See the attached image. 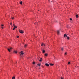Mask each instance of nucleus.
I'll return each mask as SVG.
<instances>
[{
	"label": "nucleus",
	"instance_id": "f257e3e1",
	"mask_svg": "<svg viewBox=\"0 0 79 79\" xmlns=\"http://www.w3.org/2000/svg\"><path fill=\"white\" fill-rule=\"evenodd\" d=\"M12 48L11 47H9L8 48H7V50H8L9 52H11V50L12 49Z\"/></svg>",
	"mask_w": 79,
	"mask_h": 79
},
{
	"label": "nucleus",
	"instance_id": "f03ea898",
	"mask_svg": "<svg viewBox=\"0 0 79 79\" xmlns=\"http://www.w3.org/2000/svg\"><path fill=\"white\" fill-rule=\"evenodd\" d=\"M19 32L20 33H21V34H23L24 33V31L23 30H19Z\"/></svg>",
	"mask_w": 79,
	"mask_h": 79
},
{
	"label": "nucleus",
	"instance_id": "7ed1b4c3",
	"mask_svg": "<svg viewBox=\"0 0 79 79\" xmlns=\"http://www.w3.org/2000/svg\"><path fill=\"white\" fill-rule=\"evenodd\" d=\"M57 33L58 34V35H59L60 34V31L59 30H57Z\"/></svg>",
	"mask_w": 79,
	"mask_h": 79
},
{
	"label": "nucleus",
	"instance_id": "20e7f679",
	"mask_svg": "<svg viewBox=\"0 0 79 79\" xmlns=\"http://www.w3.org/2000/svg\"><path fill=\"white\" fill-rule=\"evenodd\" d=\"M27 44H25L24 45V48H26V47H27Z\"/></svg>",
	"mask_w": 79,
	"mask_h": 79
},
{
	"label": "nucleus",
	"instance_id": "39448f33",
	"mask_svg": "<svg viewBox=\"0 0 79 79\" xmlns=\"http://www.w3.org/2000/svg\"><path fill=\"white\" fill-rule=\"evenodd\" d=\"M45 66H49V64L46 63L45 64Z\"/></svg>",
	"mask_w": 79,
	"mask_h": 79
},
{
	"label": "nucleus",
	"instance_id": "423d86ee",
	"mask_svg": "<svg viewBox=\"0 0 79 79\" xmlns=\"http://www.w3.org/2000/svg\"><path fill=\"white\" fill-rule=\"evenodd\" d=\"M42 53H44L45 52V51L43 49V50H42Z\"/></svg>",
	"mask_w": 79,
	"mask_h": 79
},
{
	"label": "nucleus",
	"instance_id": "0eeeda50",
	"mask_svg": "<svg viewBox=\"0 0 79 79\" xmlns=\"http://www.w3.org/2000/svg\"><path fill=\"white\" fill-rule=\"evenodd\" d=\"M14 28H13V30H15L16 28H17V27L16 26L14 27Z\"/></svg>",
	"mask_w": 79,
	"mask_h": 79
},
{
	"label": "nucleus",
	"instance_id": "6e6552de",
	"mask_svg": "<svg viewBox=\"0 0 79 79\" xmlns=\"http://www.w3.org/2000/svg\"><path fill=\"white\" fill-rule=\"evenodd\" d=\"M20 53H21V55H23L24 54V53H23V51H21L20 52Z\"/></svg>",
	"mask_w": 79,
	"mask_h": 79
},
{
	"label": "nucleus",
	"instance_id": "1a4fd4ad",
	"mask_svg": "<svg viewBox=\"0 0 79 79\" xmlns=\"http://www.w3.org/2000/svg\"><path fill=\"white\" fill-rule=\"evenodd\" d=\"M37 65L38 66H39V67L41 65V64H37Z\"/></svg>",
	"mask_w": 79,
	"mask_h": 79
},
{
	"label": "nucleus",
	"instance_id": "9d476101",
	"mask_svg": "<svg viewBox=\"0 0 79 79\" xmlns=\"http://www.w3.org/2000/svg\"><path fill=\"white\" fill-rule=\"evenodd\" d=\"M76 18H78V17H79V16H78V15H76Z\"/></svg>",
	"mask_w": 79,
	"mask_h": 79
},
{
	"label": "nucleus",
	"instance_id": "9b49d317",
	"mask_svg": "<svg viewBox=\"0 0 79 79\" xmlns=\"http://www.w3.org/2000/svg\"><path fill=\"white\" fill-rule=\"evenodd\" d=\"M41 46H42L43 45H44V46H45V44H44V43H42L41 45Z\"/></svg>",
	"mask_w": 79,
	"mask_h": 79
},
{
	"label": "nucleus",
	"instance_id": "f8f14e48",
	"mask_svg": "<svg viewBox=\"0 0 79 79\" xmlns=\"http://www.w3.org/2000/svg\"><path fill=\"white\" fill-rule=\"evenodd\" d=\"M40 59V60H39V61L41 62L42 61V58H39Z\"/></svg>",
	"mask_w": 79,
	"mask_h": 79
},
{
	"label": "nucleus",
	"instance_id": "ddd939ff",
	"mask_svg": "<svg viewBox=\"0 0 79 79\" xmlns=\"http://www.w3.org/2000/svg\"><path fill=\"white\" fill-rule=\"evenodd\" d=\"M64 37H68V36H67V35H66V34H64Z\"/></svg>",
	"mask_w": 79,
	"mask_h": 79
},
{
	"label": "nucleus",
	"instance_id": "4468645a",
	"mask_svg": "<svg viewBox=\"0 0 79 79\" xmlns=\"http://www.w3.org/2000/svg\"><path fill=\"white\" fill-rule=\"evenodd\" d=\"M64 50V48H61V51H63Z\"/></svg>",
	"mask_w": 79,
	"mask_h": 79
},
{
	"label": "nucleus",
	"instance_id": "2eb2a0df",
	"mask_svg": "<svg viewBox=\"0 0 79 79\" xmlns=\"http://www.w3.org/2000/svg\"><path fill=\"white\" fill-rule=\"evenodd\" d=\"M20 5H22L23 4V2H22V1H21L20 2Z\"/></svg>",
	"mask_w": 79,
	"mask_h": 79
},
{
	"label": "nucleus",
	"instance_id": "dca6fc26",
	"mask_svg": "<svg viewBox=\"0 0 79 79\" xmlns=\"http://www.w3.org/2000/svg\"><path fill=\"white\" fill-rule=\"evenodd\" d=\"M44 56H47V53H45L44 55Z\"/></svg>",
	"mask_w": 79,
	"mask_h": 79
},
{
	"label": "nucleus",
	"instance_id": "f3484780",
	"mask_svg": "<svg viewBox=\"0 0 79 79\" xmlns=\"http://www.w3.org/2000/svg\"><path fill=\"white\" fill-rule=\"evenodd\" d=\"M12 79H15V77H13L12 78Z\"/></svg>",
	"mask_w": 79,
	"mask_h": 79
},
{
	"label": "nucleus",
	"instance_id": "a211bd4d",
	"mask_svg": "<svg viewBox=\"0 0 79 79\" xmlns=\"http://www.w3.org/2000/svg\"><path fill=\"white\" fill-rule=\"evenodd\" d=\"M64 55H67V52H65L64 53Z\"/></svg>",
	"mask_w": 79,
	"mask_h": 79
},
{
	"label": "nucleus",
	"instance_id": "6ab92c4d",
	"mask_svg": "<svg viewBox=\"0 0 79 79\" xmlns=\"http://www.w3.org/2000/svg\"><path fill=\"white\" fill-rule=\"evenodd\" d=\"M49 64L50 65V66H53V65H54L53 64Z\"/></svg>",
	"mask_w": 79,
	"mask_h": 79
},
{
	"label": "nucleus",
	"instance_id": "aec40b11",
	"mask_svg": "<svg viewBox=\"0 0 79 79\" xmlns=\"http://www.w3.org/2000/svg\"><path fill=\"white\" fill-rule=\"evenodd\" d=\"M14 52L15 53H18L16 51H14Z\"/></svg>",
	"mask_w": 79,
	"mask_h": 79
},
{
	"label": "nucleus",
	"instance_id": "412c9836",
	"mask_svg": "<svg viewBox=\"0 0 79 79\" xmlns=\"http://www.w3.org/2000/svg\"><path fill=\"white\" fill-rule=\"evenodd\" d=\"M10 25H11V26H12V23H10Z\"/></svg>",
	"mask_w": 79,
	"mask_h": 79
},
{
	"label": "nucleus",
	"instance_id": "4be33fe9",
	"mask_svg": "<svg viewBox=\"0 0 79 79\" xmlns=\"http://www.w3.org/2000/svg\"><path fill=\"white\" fill-rule=\"evenodd\" d=\"M67 39H69V37H67Z\"/></svg>",
	"mask_w": 79,
	"mask_h": 79
},
{
	"label": "nucleus",
	"instance_id": "5701e85b",
	"mask_svg": "<svg viewBox=\"0 0 79 79\" xmlns=\"http://www.w3.org/2000/svg\"><path fill=\"white\" fill-rule=\"evenodd\" d=\"M13 26H14V27H15V26H16L15 25V24H13Z\"/></svg>",
	"mask_w": 79,
	"mask_h": 79
},
{
	"label": "nucleus",
	"instance_id": "b1692460",
	"mask_svg": "<svg viewBox=\"0 0 79 79\" xmlns=\"http://www.w3.org/2000/svg\"><path fill=\"white\" fill-rule=\"evenodd\" d=\"M68 64H70V62H68Z\"/></svg>",
	"mask_w": 79,
	"mask_h": 79
},
{
	"label": "nucleus",
	"instance_id": "393cba45",
	"mask_svg": "<svg viewBox=\"0 0 79 79\" xmlns=\"http://www.w3.org/2000/svg\"><path fill=\"white\" fill-rule=\"evenodd\" d=\"M11 19H14V17H11Z\"/></svg>",
	"mask_w": 79,
	"mask_h": 79
},
{
	"label": "nucleus",
	"instance_id": "a878e982",
	"mask_svg": "<svg viewBox=\"0 0 79 79\" xmlns=\"http://www.w3.org/2000/svg\"><path fill=\"white\" fill-rule=\"evenodd\" d=\"M1 27H3V25H1Z\"/></svg>",
	"mask_w": 79,
	"mask_h": 79
},
{
	"label": "nucleus",
	"instance_id": "bb28decb",
	"mask_svg": "<svg viewBox=\"0 0 79 79\" xmlns=\"http://www.w3.org/2000/svg\"><path fill=\"white\" fill-rule=\"evenodd\" d=\"M33 64H35V62H33Z\"/></svg>",
	"mask_w": 79,
	"mask_h": 79
},
{
	"label": "nucleus",
	"instance_id": "cd10ccee",
	"mask_svg": "<svg viewBox=\"0 0 79 79\" xmlns=\"http://www.w3.org/2000/svg\"><path fill=\"white\" fill-rule=\"evenodd\" d=\"M70 21L72 20V19L71 18L70 19Z\"/></svg>",
	"mask_w": 79,
	"mask_h": 79
},
{
	"label": "nucleus",
	"instance_id": "c85d7f7f",
	"mask_svg": "<svg viewBox=\"0 0 79 79\" xmlns=\"http://www.w3.org/2000/svg\"><path fill=\"white\" fill-rule=\"evenodd\" d=\"M17 38H19V36H17Z\"/></svg>",
	"mask_w": 79,
	"mask_h": 79
},
{
	"label": "nucleus",
	"instance_id": "c756f323",
	"mask_svg": "<svg viewBox=\"0 0 79 79\" xmlns=\"http://www.w3.org/2000/svg\"><path fill=\"white\" fill-rule=\"evenodd\" d=\"M61 79H63V78L62 77H61Z\"/></svg>",
	"mask_w": 79,
	"mask_h": 79
},
{
	"label": "nucleus",
	"instance_id": "7c9ffc66",
	"mask_svg": "<svg viewBox=\"0 0 79 79\" xmlns=\"http://www.w3.org/2000/svg\"><path fill=\"white\" fill-rule=\"evenodd\" d=\"M2 27V29H3V27Z\"/></svg>",
	"mask_w": 79,
	"mask_h": 79
},
{
	"label": "nucleus",
	"instance_id": "2f4dec72",
	"mask_svg": "<svg viewBox=\"0 0 79 79\" xmlns=\"http://www.w3.org/2000/svg\"><path fill=\"white\" fill-rule=\"evenodd\" d=\"M68 27V26H67V27Z\"/></svg>",
	"mask_w": 79,
	"mask_h": 79
},
{
	"label": "nucleus",
	"instance_id": "473e14b6",
	"mask_svg": "<svg viewBox=\"0 0 79 79\" xmlns=\"http://www.w3.org/2000/svg\"><path fill=\"white\" fill-rule=\"evenodd\" d=\"M39 69H40V68H39Z\"/></svg>",
	"mask_w": 79,
	"mask_h": 79
}]
</instances>
